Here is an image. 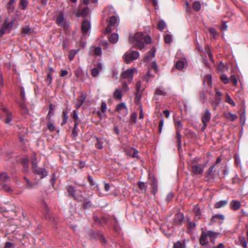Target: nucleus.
I'll return each mask as SVG.
<instances>
[{
    "label": "nucleus",
    "mask_w": 248,
    "mask_h": 248,
    "mask_svg": "<svg viewBox=\"0 0 248 248\" xmlns=\"http://www.w3.org/2000/svg\"><path fill=\"white\" fill-rule=\"evenodd\" d=\"M90 23L88 20H84L82 22L81 30L84 36H87L88 35V32L90 30Z\"/></svg>",
    "instance_id": "11"
},
{
    "label": "nucleus",
    "mask_w": 248,
    "mask_h": 248,
    "mask_svg": "<svg viewBox=\"0 0 248 248\" xmlns=\"http://www.w3.org/2000/svg\"><path fill=\"white\" fill-rule=\"evenodd\" d=\"M12 27L13 22H8L7 19H5L1 28L0 29V37L5 33H9Z\"/></svg>",
    "instance_id": "5"
},
{
    "label": "nucleus",
    "mask_w": 248,
    "mask_h": 248,
    "mask_svg": "<svg viewBox=\"0 0 248 248\" xmlns=\"http://www.w3.org/2000/svg\"><path fill=\"white\" fill-rule=\"evenodd\" d=\"M137 114L136 112H133L130 116V122L135 123L137 121Z\"/></svg>",
    "instance_id": "47"
},
{
    "label": "nucleus",
    "mask_w": 248,
    "mask_h": 248,
    "mask_svg": "<svg viewBox=\"0 0 248 248\" xmlns=\"http://www.w3.org/2000/svg\"><path fill=\"white\" fill-rule=\"evenodd\" d=\"M185 62V60L177 61L175 64V67L179 70H182L184 67Z\"/></svg>",
    "instance_id": "32"
},
{
    "label": "nucleus",
    "mask_w": 248,
    "mask_h": 248,
    "mask_svg": "<svg viewBox=\"0 0 248 248\" xmlns=\"http://www.w3.org/2000/svg\"><path fill=\"white\" fill-rule=\"evenodd\" d=\"M230 81L233 84L234 86H236L237 84V78L234 75H232L230 77Z\"/></svg>",
    "instance_id": "51"
},
{
    "label": "nucleus",
    "mask_w": 248,
    "mask_h": 248,
    "mask_svg": "<svg viewBox=\"0 0 248 248\" xmlns=\"http://www.w3.org/2000/svg\"><path fill=\"white\" fill-rule=\"evenodd\" d=\"M93 220L95 223H97L99 225H102V222L101 219H100L97 216H93Z\"/></svg>",
    "instance_id": "57"
},
{
    "label": "nucleus",
    "mask_w": 248,
    "mask_h": 248,
    "mask_svg": "<svg viewBox=\"0 0 248 248\" xmlns=\"http://www.w3.org/2000/svg\"><path fill=\"white\" fill-rule=\"evenodd\" d=\"M127 155L131 156L133 158L140 159V156L138 155L139 152L137 150L134 148H127L125 151Z\"/></svg>",
    "instance_id": "9"
},
{
    "label": "nucleus",
    "mask_w": 248,
    "mask_h": 248,
    "mask_svg": "<svg viewBox=\"0 0 248 248\" xmlns=\"http://www.w3.org/2000/svg\"><path fill=\"white\" fill-rule=\"evenodd\" d=\"M228 203V200H222L220 201L214 205V207L215 208H220L225 206Z\"/></svg>",
    "instance_id": "27"
},
{
    "label": "nucleus",
    "mask_w": 248,
    "mask_h": 248,
    "mask_svg": "<svg viewBox=\"0 0 248 248\" xmlns=\"http://www.w3.org/2000/svg\"><path fill=\"white\" fill-rule=\"evenodd\" d=\"M184 8L187 13H191V8L190 5L189 4L187 0L185 1V4L184 6Z\"/></svg>",
    "instance_id": "48"
},
{
    "label": "nucleus",
    "mask_w": 248,
    "mask_h": 248,
    "mask_svg": "<svg viewBox=\"0 0 248 248\" xmlns=\"http://www.w3.org/2000/svg\"><path fill=\"white\" fill-rule=\"evenodd\" d=\"M15 2V0H10L7 5V8L10 11H13L14 9V3Z\"/></svg>",
    "instance_id": "45"
},
{
    "label": "nucleus",
    "mask_w": 248,
    "mask_h": 248,
    "mask_svg": "<svg viewBox=\"0 0 248 248\" xmlns=\"http://www.w3.org/2000/svg\"><path fill=\"white\" fill-rule=\"evenodd\" d=\"M203 84L204 85H207L208 87L212 86V77L210 75H207L204 77L203 79Z\"/></svg>",
    "instance_id": "23"
},
{
    "label": "nucleus",
    "mask_w": 248,
    "mask_h": 248,
    "mask_svg": "<svg viewBox=\"0 0 248 248\" xmlns=\"http://www.w3.org/2000/svg\"><path fill=\"white\" fill-rule=\"evenodd\" d=\"M206 233L208 237L210 238L211 242H212V239L217 238L219 234V233L216 232L212 231H208Z\"/></svg>",
    "instance_id": "34"
},
{
    "label": "nucleus",
    "mask_w": 248,
    "mask_h": 248,
    "mask_svg": "<svg viewBox=\"0 0 248 248\" xmlns=\"http://www.w3.org/2000/svg\"><path fill=\"white\" fill-rule=\"evenodd\" d=\"M115 11L114 8L111 6H109L105 8L104 10V15H109L115 13Z\"/></svg>",
    "instance_id": "31"
},
{
    "label": "nucleus",
    "mask_w": 248,
    "mask_h": 248,
    "mask_svg": "<svg viewBox=\"0 0 248 248\" xmlns=\"http://www.w3.org/2000/svg\"><path fill=\"white\" fill-rule=\"evenodd\" d=\"M85 100V97L82 94L78 99V102L76 105L77 108H79L83 104Z\"/></svg>",
    "instance_id": "33"
},
{
    "label": "nucleus",
    "mask_w": 248,
    "mask_h": 248,
    "mask_svg": "<svg viewBox=\"0 0 248 248\" xmlns=\"http://www.w3.org/2000/svg\"><path fill=\"white\" fill-rule=\"evenodd\" d=\"M78 122H75L74 126L72 132V136L74 140H75L78 136V132L79 130L78 127Z\"/></svg>",
    "instance_id": "21"
},
{
    "label": "nucleus",
    "mask_w": 248,
    "mask_h": 248,
    "mask_svg": "<svg viewBox=\"0 0 248 248\" xmlns=\"http://www.w3.org/2000/svg\"><path fill=\"white\" fill-rule=\"evenodd\" d=\"M192 8L195 11H199L201 8V4L199 1H194L192 4Z\"/></svg>",
    "instance_id": "38"
},
{
    "label": "nucleus",
    "mask_w": 248,
    "mask_h": 248,
    "mask_svg": "<svg viewBox=\"0 0 248 248\" xmlns=\"http://www.w3.org/2000/svg\"><path fill=\"white\" fill-rule=\"evenodd\" d=\"M166 27V24L165 22L163 20H159L157 24V29L160 31H162Z\"/></svg>",
    "instance_id": "39"
},
{
    "label": "nucleus",
    "mask_w": 248,
    "mask_h": 248,
    "mask_svg": "<svg viewBox=\"0 0 248 248\" xmlns=\"http://www.w3.org/2000/svg\"><path fill=\"white\" fill-rule=\"evenodd\" d=\"M114 111L123 116H125L128 114V108L124 102L117 104Z\"/></svg>",
    "instance_id": "4"
},
{
    "label": "nucleus",
    "mask_w": 248,
    "mask_h": 248,
    "mask_svg": "<svg viewBox=\"0 0 248 248\" xmlns=\"http://www.w3.org/2000/svg\"><path fill=\"white\" fill-rule=\"evenodd\" d=\"M51 73H47V78L46 79V81L48 82V85H49L51 82L52 80V77Z\"/></svg>",
    "instance_id": "55"
},
{
    "label": "nucleus",
    "mask_w": 248,
    "mask_h": 248,
    "mask_svg": "<svg viewBox=\"0 0 248 248\" xmlns=\"http://www.w3.org/2000/svg\"><path fill=\"white\" fill-rule=\"evenodd\" d=\"M137 185L142 193H146L147 185L144 182L139 181L137 183Z\"/></svg>",
    "instance_id": "26"
},
{
    "label": "nucleus",
    "mask_w": 248,
    "mask_h": 248,
    "mask_svg": "<svg viewBox=\"0 0 248 248\" xmlns=\"http://www.w3.org/2000/svg\"><path fill=\"white\" fill-rule=\"evenodd\" d=\"M164 124V120L163 119H161L159 122L158 124V132L159 133H161L162 131V128Z\"/></svg>",
    "instance_id": "60"
},
{
    "label": "nucleus",
    "mask_w": 248,
    "mask_h": 248,
    "mask_svg": "<svg viewBox=\"0 0 248 248\" xmlns=\"http://www.w3.org/2000/svg\"><path fill=\"white\" fill-rule=\"evenodd\" d=\"M239 245L241 246L244 248L247 247V243L246 240V238L244 236H240L239 237Z\"/></svg>",
    "instance_id": "36"
},
{
    "label": "nucleus",
    "mask_w": 248,
    "mask_h": 248,
    "mask_svg": "<svg viewBox=\"0 0 248 248\" xmlns=\"http://www.w3.org/2000/svg\"><path fill=\"white\" fill-rule=\"evenodd\" d=\"M47 128L49 131L52 132L55 130V127L53 123H49L47 124Z\"/></svg>",
    "instance_id": "62"
},
{
    "label": "nucleus",
    "mask_w": 248,
    "mask_h": 248,
    "mask_svg": "<svg viewBox=\"0 0 248 248\" xmlns=\"http://www.w3.org/2000/svg\"><path fill=\"white\" fill-rule=\"evenodd\" d=\"M155 51L156 49H155V47H153L151 51L146 53L144 58V61L148 62L154 58Z\"/></svg>",
    "instance_id": "12"
},
{
    "label": "nucleus",
    "mask_w": 248,
    "mask_h": 248,
    "mask_svg": "<svg viewBox=\"0 0 248 248\" xmlns=\"http://www.w3.org/2000/svg\"><path fill=\"white\" fill-rule=\"evenodd\" d=\"M57 23L61 27L65 26V21L64 19V16L62 13H61L59 16L57 17L56 19Z\"/></svg>",
    "instance_id": "19"
},
{
    "label": "nucleus",
    "mask_w": 248,
    "mask_h": 248,
    "mask_svg": "<svg viewBox=\"0 0 248 248\" xmlns=\"http://www.w3.org/2000/svg\"><path fill=\"white\" fill-rule=\"evenodd\" d=\"M209 30L210 35L212 36L213 37L215 38L216 35H217V32L215 29L213 28H210Z\"/></svg>",
    "instance_id": "58"
},
{
    "label": "nucleus",
    "mask_w": 248,
    "mask_h": 248,
    "mask_svg": "<svg viewBox=\"0 0 248 248\" xmlns=\"http://www.w3.org/2000/svg\"><path fill=\"white\" fill-rule=\"evenodd\" d=\"M174 124L176 128V139L178 142V147L181 145V135L180 131L183 129V124L181 120H174Z\"/></svg>",
    "instance_id": "2"
},
{
    "label": "nucleus",
    "mask_w": 248,
    "mask_h": 248,
    "mask_svg": "<svg viewBox=\"0 0 248 248\" xmlns=\"http://www.w3.org/2000/svg\"><path fill=\"white\" fill-rule=\"evenodd\" d=\"M31 164L32 168L38 166V161L37 159V155L35 153H34L31 157Z\"/></svg>",
    "instance_id": "25"
},
{
    "label": "nucleus",
    "mask_w": 248,
    "mask_h": 248,
    "mask_svg": "<svg viewBox=\"0 0 248 248\" xmlns=\"http://www.w3.org/2000/svg\"><path fill=\"white\" fill-rule=\"evenodd\" d=\"M241 206V204L239 201L233 200L230 203V208L233 211H237L240 208Z\"/></svg>",
    "instance_id": "15"
},
{
    "label": "nucleus",
    "mask_w": 248,
    "mask_h": 248,
    "mask_svg": "<svg viewBox=\"0 0 248 248\" xmlns=\"http://www.w3.org/2000/svg\"><path fill=\"white\" fill-rule=\"evenodd\" d=\"M19 106L22 114L25 115L29 113V110L26 106L25 101H22L21 102L19 103Z\"/></svg>",
    "instance_id": "20"
},
{
    "label": "nucleus",
    "mask_w": 248,
    "mask_h": 248,
    "mask_svg": "<svg viewBox=\"0 0 248 248\" xmlns=\"http://www.w3.org/2000/svg\"><path fill=\"white\" fill-rule=\"evenodd\" d=\"M89 11V9L88 7H86L84 8L80 13V15L82 16H86L88 15Z\"/></svg>",
    "instance_id": "61"
},
{
    "label": "nucleus",
    "mask_w": 248,
    "mask_h": 248,
    "mask_svg": "<svg viewBox=\"0 0 248 248\" xmlns=\"http://www.w3.org/2000/svg\"><path fill=\"white\" fill-rule=\"evenodd\" d=\"M173 248H183V245L181 242L178 241L174 244Z\"/></svg>",
    "instance_id": "64"
},
{
    "label": "nucleus",
    "mask_w": 248,
    "mask_h": 248,
    "mask_svg": "<svg viewBox=\"0 0 248 248\" xmlns=\"http://www.w3.org/2000/svg\"><path fill=\"white\" fill-rule=\"evenodd\" d=\"M205 48L206 49V51L207 52V55H208V58H209L210 60L212 62H214L213 57L212 54V53L211 52V51L209 49V47H205Z\"/></svg>",
    "instance_id": "52"
},
{
    "label": "nucleus",
    "mask_w": 248,
    "mask_h": 248,
    "mask_svg": "<svg viewBox=\"0 0 248 248\" xmlns=\"http://www.w3.org/2000/svg\"><path fill=\"white\" fill-rule=\"evenodd\" d=\"M28 4V1L27 0H21L20 2V6L22 7L23 9H25Z\"/></svg>",
    "instance_id": "53"
},
{
    "label": "nucleus",
    "mask_w": 248,
    "mask_h": 248,
    "mask_svg": "<svg viewBox=\"0 0 248 248\" xmlns=\"http://www.w3.org/2000/svg\"><path fill=\"white\" fill-rule=\"evenodd\" d=\"M88 180L91 186H97V185L95 182L93 180V177L91 176H88Z\"/></svg>",
    "instance_id": "59"
},
{
    "label": "nucleus",
    "mask_w": 248,
    "mask_h": 248,
    "mask_svg": "<svg viewBox=\"0 0 248 248\" xmlns=\"http://www.w3.org/2000/svg\"><path fill=\"white\" fill-rule=\"evenodd\" d=\"M164 40L165 42L168 45H170L172 42V37L171 35L166 33L164 36Z\"/></svg>",
    "instance_id": "37"
},
{
    "label": "nucleus",
    "mask_w": 248,
    "mask_h": 248,
    "mask_svg": "<svg viewBox=\"0 0 248 248\" xmlns=\"http://www.w3.org/2000/svg\"><path fill=\"white\" fill-rule=\"evenodd\" d=\"M139 57V53L136 51L126 52L124 55V59L126 63H128L133 60L137 59Z\"/></svg>",
    "instance_id": "3"
},
{
    "label": "nucleus",
    "mask_w": 248,
    "mask_h": 248,
    "mask_svg": "<svg viewBox=\"0 0 248 248\" xmlns=\"http://www.w3.org/2000/svg\"><path fill=\"white\" fill-rule=\"evenodd\" d=\"M79 49H72L70 51L68 54V58L70 61H72L77 53L79 51Z\"/></svg>",
    "instance_id": "35"
},
{
    "label": "nucleus",
    "mask_w": 248,
    "mask_h": 248,
    "mask_svg": "<svg viewBox=\"0 0 248 248\" xmlns=\"http://www.w3.org/2000/svg\"><path fill=\"white\" fill-rule=\"evenodd\" d=\"M134 71L133 69H128L121 74V77L124 79H127L129 82H131L133 78Z\"/></svg>",
    "instance_id": "8"
},
{
    "label": "nucleus",
    "mask_w": 248,
    "mask_h": 248,
    "mask_svg": "<svg viewBox=\"0 0 248 248\" xmlns=\"http://www.w3.org/2000/svg\"><path fill=\"white\" fill-rule=\"evenodd\" d=\"M208 235L205 232H202L200 238V243L202 246H204L208 244V241L207 240Z\"/></svg>",
    "instance_id": "16"
},
{
    "label": "nucleus",
    "mask_w": 248,
    "mask_h": 248,
    "mask_svg": "<svg viewBox=\"0 0 248 248\" xmlns=\"http://www.w3.org/2000/svg\"><path fill=\"white\" fill-rule=\"evenodd\" d=\"M205 165L202 164H194L193 162L191 166V171L195 175L201 174L203 172Z\"/></svg>",
    "instance_id": "6"
},
{
    "label": "nucleus",
    "mask_w": 248,
    "mask_h": 248,
    "mask_svg": "<svg viewBox=\"0 0 248 248\" xmlns=\"http://www.w3.org/2000/svg\"><path fill=\"white\" fill-rule=\"evenodd\" d=\"M31 29L28 26L24 27L22 29V33L24 35H26L27 34H29L31 33Z\"/></svg>",
    "instance_id": "43"
},
{
    "label": "nucleus",
    "mask_w": 248,
    "mask_h": 248,
    "mask_svg": "<svg viewBox=\"0 0 248 248\" xmlns=\"http://www.w3.org/2000/svg\"><path fill=\"white\" fill-rule=\"evenodd\" d=\"M100 72V71L99 70H98V69L93 68L92 70L91 75L93 77H96L99 75Z\"/></svg>",
    "instance_id": "49"
},
{
    "label": "nucleus",
    "mask_w": 248,
    "mask_h": 248,
    "mask_svg": "<svg viewBox=\"0 0 248 248\" xmlns=\"http://www.w3.org/2000/svg\"><path fill=\"white\" fill-rule=\"evenodd\" d=\"M24 179L26 182V185H27V187L29 188H32L34 184H33L29 180V179H28L27 177H24Z\"/></svg>",
    "instance_id": "54"
},
{
    "label": "nucleus",
    "mask_w": 248,
    "mask_h": 248,
    "mask_svg": "<svg viewBox=\"0 0 248 248\" xmlns=\"http://www.w3.org/2000/svg\"><path fill=\"white\" fill-rule=\"evenodd\" d=\"M226 101L230 105H232L233 106H235V103L234 101L232 100V99L231 98V97L228 94H227L226 95Z\"/></svg>",
    "instance_id": "50"
},
{
    "label": "nucleus",
    "mask_w": 248,
    "mask_h": 248,
    "mask_svg": "<svg viewBox=\"0 0 248 248\" xmlns=\"http://www.w3.org/2000/svg\"><path fill=\"white\" fill-rule=\"evenodd\" d=\"M183 219L184 215L181 213H179L176 215L174 221L176 224H181Z\"/></svg>",
    "instance_id": "24"
},
{
    "label": "nucleus",
    "mask_w": 248,
    "mask_h": 248,
    "mask_svg": "<svg viewBox=\"0 0 248 248\" xmlns=\"http://www.w3.org/2000/svg\"><path fill=\"white\" fill-rule=\"evenodd\" d=\"M95 139L96 140V143L95 144V147L98 149H102L103 148L102 142L98 138L95 137Z\"/></svg>",
    "instance_id": "44"
},
{
    "label": "nucleus",
    "mask_w": 248,
    "mask_h": 248,
    "mask_svg": "<svg viewBox=\"0 0 248 248\" xmlns=\"http://www.w3.org/2000/svg\"><path fill=\"white\" fill-rule=\"evenodd\" d=\"M89 54L96 57L101 56L102 54L101 47H92L89 52Z\"/></svg>",
    "instance_id": "13"
},
{
    "label": "nucleus",
    "mask_w": 248,
    "mask_h": 248,
    "mask_svg": "<svg viewBox=\"0 0 248 248\" xmlns=\"http://www.w3.org/2000/svg\"><path fill=\"white\" fill-rule=\"evenodd\" d=\"M225 219V217L222 214H216L214 215L211 218V221L212 223H215L219 220H224Z\"/></svg>",
    "instance_id": "17"
},
{
    "label": "nucleus",
    "mask_w": 248,
    "mask_h": 248,
    "mask_svg": "<svg viewBox=\"0 0 248 248\" xmlns=\"http://www.w3.org/2000/svg\"><path fill=\"white\" fill-rule=\"evenodd\" d=\"M220 78L222 81H223L225 84H227L230 82V79L225 75L221 76Z\"/></svg>",
    "instance_id": "56"
},
{
    "label": "nucleus",
    "mask_w": 248,
    "mask_h": 248,
    "mask_svg": "<svg viewBox=\"0 0 248 248\" xmlns=\"http://www.w3.org/2000/svg\"><path fill=\"white\" fill-rule=\"evenodd\" d=\"M10 179L7 173L3 172L0 174V181L2 182H8Z\"/></svg>",
    "instance_id": "42"
},
{
    "label": "nucleus",
    "mask_w": 248,
    "mask_h": 248,
    "mask_svg": "<svg viewBox=\"0 0 248 248\" xmlns=\"http://www.w3.org/2000/svg\"><path fill=\"white\" fill-rule=\"evenodd\" d=\"M155 94V95H163L165 96L166 95V93L164 91V90L162 89L161 88H157L156 89Z\"/></svg>",
    "instance_id": "41"
},
{
    "label": "nucleus",
    "mask_w": 248,
    "mask_h": 248,
    "mask_svg": "<svg viewBox=\"0 0 248 248\" xmlns=\"http://www.w3.org/2000/svg\"><path fill=\"white\" fill-rule=\"evenodd\" d=\"M211 113L210 111L208 109H206L204 112V115L202 117V122H206L208 123L210 121L211 119Z\"/></svg>",
    "instance_id": "18"
},
{
    "label": "nucleus",
    "mask_w": 248,
    "mask_h": 248,
    "mask_svg": "<svg viewBox=\"0 0 248 248\" xmlns=\"http://www.w3.org/2000/svg\"><path fill=\"white\" fill-rule=\"evenodd\" d=\"M72 117L73 118V119H74V122H77L78 119V113H77V111L76 110H74L72 112Z\"/></svg>",
    "instance_id": "63"
},
{
    "label": "nucleus",
    "mask_w": 248,
    "mask_h": 248,
    "mask_svg": "<svg viewBox=\"0 0 248 248\" xmlns=\"http://www.w3.org/2000/svg\"><path fill=\"white\" fill-rule=\"evenodd\" d=\"M119 36L117 33H113L111 34L108 38L109 41L112 44H115L118 41Z\"/></svg>",
    "instance_id": "29"
},
{
    "label": "nucleus",
    "mask_w": 248,
    "mask_h": 248,
    "mask_svg": "<svg viewBox=\"0 0 248 248\" xmlns=\"http://www.w3.org/2000/svg\"><path fill=\"white\" fill-rule=\"evenodd\" d=\"M13 116L11 112H7L6 114V119L5 120V122L6 124H9L12 120Z\"/></svg>",
    "instance_id": "46"
},
{
    "label": "nucleus",
    "mask_w": 248,
    "mask_h": 248,
    "mask_svg": "<svg viewBox=\"0 0 248 248\" xmlns=\"http://www.w3.org/2000/svg\"><path fill=\"white\" fill-rule=\"evenodd\" d=\"M215 169V165H212L205 172V177L208 181H211L214 179V170Z\"/></svg>",
    "instance_id": "10"
},
{
    "label": "nucleus",
    "mask_w": 248,
    "mask_h": 248,
    "mask_svg": "<svg viewBox=\"0 0 248 248\" xmlns=\"http://www.w3.org/2000/svg\"><path fill=\"white\" fill-rule=\"evenodd\" d=\"M122 96L123 95L122 91L119 89H116L113 93L114 98L119 101H121L122 100Z\"/></svg>",
    "instance_id": "22"
},
{
    "label": "nucleus",
    "mask_w": 248,
    "mask_h": 248,
    "mask_svg": "<svg viewBox=\"0 0 248 248\" xmlns=\"http://www.w3.org/2000/svg\"><path fill=\"white\" fill-rule=\"evenodd\" d=\"M66 190L69 193V196L73 197L75 199L76 198L75 196L76 191L75 188L73 186H67L66 187Z\"/></svg>",
    "instance_id": "30"
},
{
    "label": "nucleus",
    "mask_w": 248,
    "mask_h": 248,
    "mask_svg": "<svg viewBox=\"0 0 248 248\" xmlns=\"http://www.w3.org/2000/svg\"><path fill=\"white\" fill-rule=\"evenodd\" d=\"M109 24L113 27L118 26L119 22V18L118 16L112 15L108 20Z\"/></svg>",
    "instance_id": "14"
},
{
    "label": "nucleus",
    "mask_w": 248,
    "mask_h": 248,
    "mask_svg": "<svg viewBox=\"0 0 248 248\" xmlns=\"http://www.w3.org/2000/svg\"><path fill=\"white\" fill-rule=\"evenodd\" d=\"M67 114H68V112H67L66 110L63 111L62 114V122L61 124L62 125H63L67 123V119L68 118V116L67 115Z\"/></svg>",
    "instance_id": "40"
},
{
    "label": "nucleus",
    "mask_w": 248,
    "mask_h": 248,
    "mask_svg": "<svg viewBox=\"0 0 248 248\" xmlns=\"http://www.w3.org/2000/svg\"><path fill=\"white\" fill-rule=\"evenodd\" d=\"M151 192L154 195H155L158 191L157 189V183L156 180H154L151 184Z\"/></svg>",
    "instance_id": "28"
},
{
    "label": "nucleus",
    "mask_w": 248,
    "mask_h": 248,
    "mask_svg": "<svg viewBox=\"0 0 248 248\" xmlns=\"http://www.w3.org/2000/svg\"><path fill=\"white\" fill-rule=\"evenodd\" d=\"M32 170L33 173L39 175L41 179L46 177L48 175L47 171L44 168H40L37 166L32 168Z\"/></svg>",
    "instance_id": "7"
},
{
    "label": "nucleus",
    "mask_w": 248,
    "mask_h": 248,
    "mask_svg": "<svg viewBox=\"0 0 248 248\" xmlns=\"http://www.w3.org/2000/svg\"><path fill=\"white\" fill-rule=\"evenodd\" d=\"M130 42L137 46H143L144 45L150 44L151 38L149 35H144L141 32H137L134 35H131L129 38Z\"/></svg>",
    "instance_id": "1"
}]
</instances>
